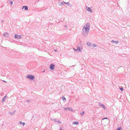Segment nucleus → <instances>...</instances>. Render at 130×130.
Wrapping results in <instances>:
<instances>
[{
  "mask_svg": "<svg viewBox=\"0 0 130 130\" xmlns=\"http://www.w3.org/2000/svg\"><path fill=\"white\" fill-rule=\"evenodd\" d=\"M89 31V28L84 26L82 30V35L84 37H86L88 35Z\"/></svg>",
  "mask_w": 130,
  "mask_h": 130,
  "instance_id": "f257e3e1",
  "label": "nucleus"
},
{
  "mask_svg": "<svg viewBox=\"0 0 130 130\" xmlns=\"http://www.w3.org/2000/svg\"><path fill=\"white\" fill-rule=\"evenodd\" d=\"M26 77L28 78L31 80H33L35 78L34 76L31 75H27L26 76Z\"/></svg>",
  "mask_w": 130,
  "mask_h": 130,
  "instance_id": "f03ea898",
  "label": "nucleus"
},
{
  "mask_svg": "<svg viewBox=\"0 0 130 130\" xmlns=\"http://www.w3.org/2000/svg\"><path fill=\"white\" fill-rule=\"evenodd\" d=\"M14 38L17 39H19L21 38L22 36L16 34L15 35Z\"/></svg>",
  "mask_w": 130,
  "mask_h": 130,
  "instance_id": "7ed1b4c3",
  "label": "nucleus"
},
{
  "mask_svg": "<svg viewBox=\"0 0 130 130\" xmlns=\"http://www.w3.org/2000/svg\"><path fill=\"white\" fill-rule=\"evenodd\" d=\"M55 67L54 65L53 64H51L50 67V69L51 70H53L54 69Z\"/></svg>",
  "mask_w": 130,
  "mask_h": 130,
  "instance_id": "20e7f679",
  "label": "nucleus"
},
{
  "mask_svg": "<svg viewBox=\"0 0 130 130\" xmlns=\"http://www.w3.org/2000/svg\"><path fill=\"white\" fill-rule=\"evenodd\" d=\"M86 9L89 12H93V11L91 10L90 7H89L88 6H87Z\"/></svg>",
  "mask_w": 130,
  "mask_h": 130,
  "instance_id": "39448f33",
  "label": "nucleus"
},
{
  "mask_svg": "<svg viewBox=\"0 0 130 130\" xmlns=\"http://www.w3.org/2000/svg\"><path fill=\"white\" fill-rule=\"evenodd\" d=\"M9 35V34L7 32H5L3 34V35L4 37H7Z\"/></svg>",
  "mask_w": 130,
  "mask_h": 130,
  "instance_id": "423d86ee",
  "label": "nucleus"
},
{
  "mask_svg": "<svg viewBox=\"0 0 130 130\" xmlns=\"http://www.w3.org/2000/svg\"><path fill=\"white\" fill-rule=\"evenodd\" d=\"M99 105L101 107H102L104 109H106V107H105V106L103 104H102L101 103H99Z\"/></svg>",
  "mask_w": 130,
  "mask_h": 130,
  "instance_id": "0eeeda50",
  "label": "nucleus"
},
{
  "mask_svg": "<svg viewBox=\"0 0 130 130\" xmlns=\"http://www.w3.org/2000/svg\"><path fill=\"white\" fill-rule=\"evenodd\" d=\"M22 9H24L25 10H27L28 9V7L27 6H23L22 7Z\"/></svg>",
  "mask_w": 130,
  "mask_h": 130,
  "instance_id": "6e6552de",
  "label": "nucleus"
},
{
  "mask_svg": "<svg viewBox=\"0 0 130 130\" xmlns=\"http://www.w3.org/2000/svg\"><path fill=\"white\" fill-rule=\"evenodd\" d=\"M111 42L112 43H115L116 44H117L119 43V41L118 40L115 41L114 40H112Z\"/></svg>",
  "mask_w": 130,
  "mask_h": 130,
  "instance_id": "1a4fd4ad",
  "label": "nucleus"
},
{
  "mask_svg": "<svg viewBox=\"0 0 130 130\" xmlns=\"http://www.w3.org/2000/svg\"><path fill=\"white\" fill-rule=\"evenodd\" d=\"M16 110H15L14 111L12 112H9V113L11 115H14L15 113V112Z\"/></svg>",
  "mask_w": 130,
  "mask_h": 130,
  "instance_id": "9d476101",
  "label": "nucleus"
},
{
  "mask_svg": "<svg viewBox=\"0 0 130 130\" xmlns=\"http://www.w3.org/2000/svg\"><path fill=\"white\" fill-rule=\"evenodd\" d=\"M8 97L6 95L3 98L2 100V102H3L6 99V97Z\"/></svg>",
  "mask_w": 130,
  "mask_h": 130,
  "instance_id": "9b49d317",
  "label": "nucleus"
},
{
  "mask_svg": "<svg viewBox=\"0 0 130 130\" xmlns=\"http://www.w3.org/2000/svg\"><path fill=\"white\" fill-rule=\"evenodd\" d=\"M85 26H87L88 28H89V29H90V24L89 23H87Z\"/></svg>",
  "mask_w": 130,
  "mask_h": 130,
  "instance_id": "f8f14e48",
  "label": "nucleus"
},
{
  "mask_svg": "<svg viewBox=\"0 0 130 130\" xmlns=\"http://www.w3.org/2000/svg\"><path fill=\"white\" fill-rule=\"evenodd\" d=\"M87 44L88 46H91V43L89 42H87Z\"/></svg>",
  "mask_w": 130,
  "mask_h": 130,
  "instance_id": "ddd939ff",
  "label": "nucleus"
},
{
  "mask_svg": "<svg viewBox=\"0 0 130 130\" xmlns=\"http://www.w3.org/2000/svg\"><path fill=\"white\" fill-rule=\"evenodd\" d=\"M79 124V122H73V124H75V125H77V124Z\"/></svg>",
  "mask_w": 130,
  "mask_h": 130,
  "instance_id": "4468645a",
  "label": "nucleus"
},
{
  "mask_svg": "<svg viewBox=\"0 0 130 130\" xmlns=\"http://www.w3.org/2000/svg\"><path fill=\"white\" fill-rule=\"evenodd\" d=\"M62 99L63 101H65L66 100V98L63 96H62Z\"/></svg>",
  "mask_w": 130,
  "mask_h": 130,
  "instance_id": "2eb2a0df",
  "label": "nucleus"
},
{
  "mask_svg": "<svg viewBox=\"0 0 130 130\" xmlns=\"http://www.w3.org/2000/svg\"><path fill=\"white\" fill-rule=\"evenodd\" d=\"M120 89L122 91H123V88L122 87H119Z\"/></svg>",
  "mask_w": 130,
  "mask_h": 130,
  "instance_id": "dca6fc26",
  "label": "nucleus"
},
{
  "mask_svg": "<svg viewBox=\"0 0 130 130\" xmlns=\"http://www.w3.org/2000/svg\"><path fill=\"white\" fill-rule=\"evenodd\" d=\"M84 113V111H83L82 113H80V114L82 116H83Z\"/></svg>",
  "mask_w": 130,
  "mask_h": 130,
  "instance_id": "f3484780",
  "label": "nucleus"
},
{
  "mask_svg": "<svg viewBox=\"0 0 130 130\" xmlns=\"http://www.w3.org/2000/svg\"><path fill=\"white\" fill-rule=\"evenodd\" d=\"M77 50H79V51H81V48L80 47H77Z\"/></svg>",
  "mask_w": 130,
  "mask_h": 130,
  "instance_id": "a211bd4d",
  "label": "nucleus"
},
{
  "mask_svg": "<svg viewBox=\"0 0 130 130\" xmlns=\"http://www.w3.org/2000/svg\"><path fill=\"white\" fill-rule=\"evenodd\" d=\"M64 4V3L63 2H61L60 3L59 5L60 6H61L62 5Z\"/></svg>",
  "mask_w": 130,
  "mask_h": 130,
  "instance_id": "6ab92c4d",
  "label": "nucleus"
},
{
  "mask_svg": "<svg viewBox=\"0 0 130 130\" xmlns=\"http://www.w3.org/2000/svg\"><path fill=\"white\" fill-rule=\"evenodd\" d=\"M63 2V3L64 4H67V5H68V4H69V2L66 3L64 2Z\"/></svg>",
  "mask_w": 130,
  "mask_h": 130,
  "instance_id": "aec40b11",
  "label": "nucleus"
},
{
  "mask_svg": "<svg viewBox=\"0 0 130 130\" xmlns=\"http://www.w3.org/2000/svg\"><path fill=\"white\" fill-rule=\"evenodd\" d=\"M69 109H70V108L69 107L68 108H64V109L66 110H67Z\"/></svg>",
  "mask_w": 130,
  "mask_h": 130,
  "instance_id": "412c9836",
  "label": "nucleus"
},
{
  "mask_svg": "<svg viewBox=\"0 0 130 130\" xmlns=\"http://www.w3.org/2000/svg\"><path fill=\"white\" fill-rule=\"evenodd\" d=\"M122 130V128L121 127H119L117 129V130Z\"/></svg>",
  "mask_w": 130,
  "mask_h": 130,
  "instance_id": "4be33fe9",
  "label": "nucleus"
},
{
  "mask_svg": "<svg viewBox=\"0 0 130 130\" xmlns=\"http://www.w3.org/2000/svg\"><path fill=\"white\" fill-rule=\"evenodd\" d=\"M107 119V122H108V118H106V117L104 118H103L102 119V120H104V119Z\"/></svg>",
  "mask_w": 130,
  "mask_h": 130,
  "instance_id": "5701e85b",
  "label": "nucleus"
},
{
  "mask_svg": "<svg viewBox=\"0 0 130 130\" xmlns=\"http://www.w3.org/2000/svg\"><path fill=\"white\" fill-rule=\"evenodd\" d=\"M92 45L94 47H96L97 46L95 44H92Z\"/></svg>",
  "mask_w": 130,
  "mask_h": 130,
  "instance_id": "b1692460",
  "label": "nucleus"
},
{
  "mask_svg": "<svg viewBox=\"0 0 130 130\" xmlns=\"http://www.w3.org/2000/svg\"><path fill=\"white\" fill-rule=\"evenodd\" d=\"M22 122L21 121H20L19 122V124H22Z\"/></svg>",
  "mask_w": 130,
  "mask_h": 130,
  "instance_id": "393cba45",
  "label": "nucleus"
},
{
  "mask_svg": "<svg viewBox=\"0 0 130 130\" xmlns=\"http://www.w3.org/2000/svg\"><path fill=\"white\" fill-rule=\"evenodd\" d=\"M25 124V123L24 122L22 124V125L23 126H24Z\"/></svg>",
  "mask_w": 130,
  "mask_h": 130,
  "instance_id": "a878e982",
  "label": "nucleus"
},
{
  "mask_svg": "<svg viewBox=\"0 0 130 130\" xmlns=\"http://www.w3.org/2000/svg\"><path fill=\"white\" fill-rule=\"evenodd\" d=\"M64 27H66V29L67 30L68 29V28L67 27L66 25H64Z\"/></svg>",
  "mask_w": 130,
  "mask_h": 130,
  "instance_id": "bb28decb",
  "label": "nucleus"
},
{
  "mask_svg": "<svg viewBox=\"0 0 130 130\" xmlns=\"http://www.w3.org/2000/svg\"><path fill=\"white\" fill-rule=\"evenodd\" d=\"M10 4L11 5H12L13 4V2L12 1H11Z\"/></svg>",
  "mask_w": 130,
  "mask_h": 130,
  "instance_id": "cd10ccee",
  "label": "nucleus"
},
{
  "mask_svg": "<svg viewBox=\"0 0 130 130\" xmlns=\"http://www.w3.org/2000/svg\"><path fill=\"white\" fill-rule=\"evenodd\" d=\"M57 122H58L59 124H61V122L60 121H57Z\"/></svg>",
  "mask_w": 130,
  "mask_h": 130,
  "instance_id": "c85d7f7f",
  "label": "nucleus"
},
{
  "mask_svg": "<svg viewBox=\"0 0 130 130\" xmlns=\"http://www.w3.org/2000/svg\"><path fill=\"white\" fill-rule=\"evenodd\" d=\"M26 101L27 102H30V100H26Z\"/></svg>",
  "mask_w": 130,
  "mask_h": 130,
  "instance_id": "c756f323",
  "label": "nucleus"
},
{
  "mask_svg": "<svg viewBox=\"0 0 130 130\" xmlns=\"http://www.w3.org/2000/svg\"><path fill=\"white\" fill-rule=\"evenodd\" d=\"M68 5L69 6H71V4H68Z\"/></svg>",
  "mask_w": 130,
  "mask_h": 130,
  "instance_id": "7c9ffc66",
  "label": "nucleus"
},
{
  "mask_svg": "<svg viewBox=\"0 0 130 130\" xmlns=\"http://www.w3.org/2000/svg\"><path fill=\"white\" fill-rule=\"evenodd\" d=\"M68 110H72V109H71L70 108V109H68Z\"/></svg>",
  "mask_w": 130,
  "mask_h": 130,
  "instance_id": "2f4dec72",
  "label": "nucleus"
},
{
  "mask_svg": "<svg viewBox=\"0 0 130 130\" xmlns=\"http://www.w3.org/2000/svg\"><path fill=\"white\" fill-rule=\"evenodd\" d=\"M54 120H55V122H57V121H56V119H55Z\"/></svg>",
  "mask_w": 130,
  "mask_h": 130,
  "instance_id": "473e14b6",
  "label": "nucleus"
},
{
  "mask_svg": "<svg viewBox=\"0 0 130 130\" xmlns=\"http://www.w3.org/2000/svg\"><path fill=\"white\" fill-rule=\"evenodd\" d=\"M4 22V21H3V20H2L1 21V22H2V23H3V22Z\"/></svg>",
  "mask_w": 130,
  "mask_h": 130,
  "instance_id": "72a5a7b5",
  "label": "nucleus"
},
{
  "mask_svg": "<svg viewBox=\"0 0 130 130\" xmlns=\"http://www.w3.org/2000/svg\"><path fill=\"white\" fill-rule=\"evenodd\" d=\"M60 130H62V128H61V127H60Z\"/></svg>",
  "mask_w": 130,
  "mask_h": 130,
  "instance_id": "f704fd0d",
  "label": "nucleus"
},
{
  "mask_svg": "<svg viewBox=\"0 0 130 130\" xmlns=\"http://www.w3.org/2000/svg\"><path fill=\"white\" fill-rule=\"evenodd\" d=\"M54 51H55V52H57V50H54Z\"/></svg>",
  "mask_w": 130,
  "mask_h": 130,
  "instance_id": "c9c22d12",
  "label": "nucleus"
},
{
  "mask_svg": "<svg viewBox=\"0 0 130 130\" xmlns=\"http://www.w3.org/2000/svg\"><path fill=\"white\" fill-rule=\"evenodd\" d=\"M3 82H6L4 80H3Z\"/></svg>",
  "mask_w": 130,
  "mask_h": 130,
  "instance_id": "e433bc0d",
  "label": "nucleus"
},
{
  "mask_svg": "<svg viewBox=\"0 0 130 130\" xmlns=\"http://www.w3.org/2000/svg\"><path fill=\"white\" fill-rule=\"evenodd\" d=\"M73 49H74V50H76H76H77L75 49H74V48H73Z\"/></svg>",
  "mask_w": 130,
  "mask_h": 130,
  "instance_id": "4c0bfd02",
  "label": "nucleus"
},
{
  "mask_svg": "<svg viewBox=\"0 0 130 130\" xmlns=\"http://www.w3.org/2000/svg\"><path fill=\"white\" fill-rule=\"evenodd\" d=\"M45 71V70H44L42 72H44Z\"/></svg>",
  "mask_w": 130,
  "mask_h": 130,
  "instance_id": "58836bf2",
  "label": "nucleus"
}]
</instances>
